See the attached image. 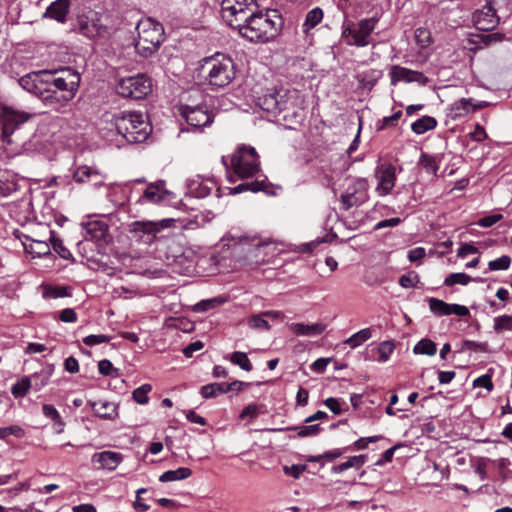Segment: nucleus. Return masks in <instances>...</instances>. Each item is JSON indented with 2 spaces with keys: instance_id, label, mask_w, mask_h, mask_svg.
<instances>
[{
  "instance_id": "13d9d810",
  "label": "nucleus",
  "mask_w": 512,
  "mask_h": 512,
  "mask_svg": "<svg viewBox=\"0 0 512 512\" xmlns=\"http://www.w3.org/2000/svg\"><path fill=\"white\" fill-rule=\"evenodd\" d=\"M502 219H503V215L492 214V215H488V216H485V217L479 219L477 221V225L480 227L487 228V227L493 226L494 224H496L497 222H499Z\"/></svg>"
},
{
  "instance_id": "b1692460",
  "label": "nucleus",
  "mask_w": 512,
  "mask_h": 512,
  "mask_svg": "<svg viewBox=\"0 0 512 512\" xmlns=\"http://www.w3.org/2000/svg\"><path fill=\"white\" fill-rule=\"evenodd\" d=\"M84 230L85 238L87 240L101 241L104 240L107 235L108 226L102 221L95 220L85 224Z\"/></svg>"
},
{
  "instance_id": "f257e3e1",
  "label": "nucleus",
  "mask_w": 512,
  "mask_h": 512,
  "mask_svg": "<svg viewBox=\"0 0 512 512\" xmlns=\"http://www.w3.org/2000/svg\"><path fill=\"white\" fill-rule=\"evenodd\" d=\"M34 114L17 110L13 107H3L0 112V140L8 155L20 154L25 148L24 125L33 118Z\"/></svg>"
},
{
  "instance_id": "8fccbe9b",
  "label": "nucleus",
  "mask_w": 512,
  "mask_h": 512,
  "mask_svg": "<svg viewBox=\"0 0 512 512\" xmlns=\"http://www.w3.org/2000/svg\"><path fill=\"white\" fill-rule=\"evenodd\" d=\"M98 370H99V373L104 376H113V377L119 376V370L117 368H114L112 363L107 359L99 361Z\"/></svg>"
},
{
  "instance_id": "5fc2aeb1",
  "label": "nucleus",
  "mask_w": 512,
  "mask_h": 512,
  "mask_svg": "<svg viewBox=\"0 0 512 512\" xmlns=\"http://www.w3.org/2000/svg\"><path fill=\"white\" fill-rule=\"evenodd\" d=\"M45 295L50 298H61L70 296L69 288L67 287H50L46 290Z\"/></svg>"
},
{
  "instance_id": "72a5a7b5",
  "label": "nucleus",
  "mask_w": 512,
  "mask_h": 512,
  "mask_svg": "<svg viewBox=\"0 0 512 512\" xmlns=\"http://www.w3.org/2000/svg\"><path fill=\"white\" fill-rule=\"evenodd\" d=\"M229 387L227 383H211L202 386L200 393L204 398H213L219 394L229 392Z\"/></svg>"
},
{
  "instance_id": "0eeeda50",
  "label": "nucleus",
  "mask_w": 512,
  "mask_h": 512,
  "mask_svg": "<svg viewBox=\"0 0 512 512\" xmlns=\"http://www.w3.org/2000/svg\"><path fill=\"white\" fill-rule=\"evenodd\" d=\"M377 23L376 17L365 18L357 23L345 21L342 25V38L349 46L365 47L370 44V36Z\"/></svg>"
},
{
  "instance_id": "cd10ccee",
  "label": "nucleus",
  "mask_w": 512,
  "mask_h": 512,
  "mask_svg": "<svg viewBox=\"0 0 512 512\" xmlns=\"http://www.w3.org/2000/svg\"><path fill=\"white\" fill-rule=\"evenodd\" d=\"M367 455H357V456H351L348 458L347 461L339 464V465H335L332 467L331 471L334 473V474H339V473H342L343 471L347 470V469H350V468H355V469H360L367 461Z\"/></svg>"
},
{
  "instance_id": "f3484780",
  "label": "nucleus",
  "mask_w": 512,
  "mask_h": 512,
  "mask_svg": "<svg viewBox=\"0 0 512 512\" xmlns=\"http://www.w3.org/2000/svg\"><path fill=\"white\" fill-rule=\"evenodd\" d=\"M391 78V85L395 86L398 82L403 81L406 83L416 82L419 85H426L429 79L419 71L411 70L399 65H393L389 72Z\"/></svg>"
},
{
  "instance_id": "603ef678",
  "label": "nucleus",
  "mask_w": 512,
  "mask_h": 512,
  "mask_svg": "<svg viewBox=\"0 0 512 512\" xmlns=\"http://www.w3.org/2000/svg\"><path fill=\"white\" fill-rule=\"evenodd\" d=\"M288 430H297L299 437H308L317 435L320 431V426L318 424H315L301 427H292L288 428Z\"/></svg>"
},
{
  "instance_id": "dca6fc26",
  "label": "nucleus",
  "mask_w": 512,
  "mask_h": 512,
  "mask_svg": "<svg viewBox=\"0 0 512 512\" xmlns=\"http://www.w3.org/2000/svg\"><path fill=\"white\" fill-rule=\"evenodd\" d=\"M395 167L391 164H382L375 171V178L378 180L376 191L379 196L388 195L395 186Z\"/></svg>"
},
{
  "instance_id": "2f4dec72",
  "label": "nucleus",
  "mask_w": 512,
  "mask_h": 512,
  "mask_svg": "<svg viewBox=\"0 0 512 512\" xmlns=\"http://www.w3.org/2000/svg\"><path fill=\"white\" fill-rule=\"evenodd\" d=\"M436 126L437 121L434 117L423 116L422 118L412 123L411 129L415 134L421 135L429 130L434 129Z\"/></svg>"
},
{
  "instance_id": "79ce46f5",
  "label": "nucleus",
  "mask_w": 512,
  "mask_h": 512,
  "mask_svg": "<svg viewBox=\"0 0 512 512\" xmlns=\"http://www.w3.org/2000/svg\"><path fill=\"white\" fill-rule=\"evenodd\" d=\"M494 330L497 333L512 331V315H502L494 319Z\"/></svg>"
},
{
  "instance_id": "09e8293b",
  "label": "nucleus",
  "mask_w": 512,
  "mask_h": 512,
  "mask_svg": "<svg viewBox=\"0 0 512 512\" xmlns=\"http://www.w3.org/2000/svg\"><path fill=\"white\" fill-rule=\"evenodd\" d=\"M263 313L253 315L248 320V325L253 329L269 330L270 325L266 319H264Z\"/></svg>"
},
{
  "instance_id": "1a4fd4ad",
  "label": "nucleus",
  "mask_w": 512,
  "mask_h": 512,
  "mask_svg": "<svg viewBox=\"0 0 512 512\" xmlns=\"http://www.w3.org/2000/svg\"><path fill=\"white\" fill-rule=\"evenodd\" d=\"M295 92L273 90L258 97L257 105L265 112L276 116L288 111L293 106Z\"/></svg>"
},
{
  "instance_id": "a211bd4d",
  "label": "nucleus",
  "mask_w": 512,
  "mask_h": 512,
  "mask_svg": "<svg viewBox=\"0 0 512 512\" xmlns=\"http://www.w3.org/2000/svg\"><path fill=\"white\" fill-rule=\"evenodd\" d=\"M485 106V102L474 103L471 98H461L450 105L447 116L455 121L464 118Z\"/></svg>"
},
{
  "instance_id": "774afa93",
  "label": "nucleus",
  "mask_w": 512,
  "mask_h": 512,
  "mask_svg": "<svg viewBox=\"0 0 512 512\" xmlns=\"http://www.w3.org/2000/svg\"><path fill=\"white\" fill-rule=\"evenodd\" d=\"M325 405L336 415L342 413V408L340 402L336 398H328L325 400Z\"/></svg>"
},
{
  "instance_id": "a18cd8bd",
  "label": "nucleus",
  "mask_w": 512,
  "mask_h": 512,
  "mask_svg": "<svg viewBox=\"0 0 512 512\" xmlns=\"http://www.w3.org/2000/svg\"><path fill=\"white\" fill-rule=\"evenodd\" d=\"M394 351V344L393 342L391 341H384L382 343L379 344L378 348H377V352H378V361L379 362H386L390 355L393 353Z\"/></svg>"
},
{
  "instance_id": "393cba45",
  "label": "nucleus",
  "mask_w": 512,
  "mask_h": 512,
  "mask_svg": "<svg viewBox=\"0 0 512 512\" xmlns=\"http://www.w3.org/2000/svg\"><path fill=\"white\" fill-rule=\"evenodd\" d=\"M326 329V325L322 323L304 324V323H292L290 330L299 336L314 337L322 334Z\"/></svg>"
},
{
  "instance_id": "052dcab7",
  "label": "nucleus",
  "mask_w": 512,
  "mask_h": 512,
  "mask_svg": "<svg viewBox=\"0 0 512 512\" xmlns=\"http://www.w3.org/2000/svg\"><path fill=\"white\" fill-rule=\"evenodd\" d=\"M53 249L60 255V257L64 259H68L71 256V253L68 249H66L62 241L56 238H51Z\"/></svg>"
},
{
  "instance_id": "5701e85b",
  "label": "nucleus",
  "mask_w": 512,
  "mask_h": 512,
  "mask_svg": "<svg viewBox=\"0 0 512 512\" xmlns=\"http://www.w3.org/2000/svg\"><path fill=\"white\" fill-rule=\"evenodd\" d=\"M69 7L70 0H56L48 6L44 13V17L64 23L66 21V15L69 11Z\"/></svg>"
},
{
  "instance_id": "f8f14e48",
  "label": "nucleus",
  "mask_w": 512,
  "mask_h": 512,
  "mask_svg": "<svg viewBox=\"0 0 512 512\" xmlns=\"http://www.w3.org/2000/svg\"><path fill=\"white\" fill-rule=\"evenodd\" d=\"M254 5V0H222V18L230 27L236 29L253 11Z\"/></svg>"
},
{
  "instance_id": "7c9ffc66",
  "label": "nucleus",
  "mask_w": 512,
  "mask_h": 512,
  "mask_svg": "<svg viewBox=\"0 0 512 512\" xmlns=\"http://www.w3.org/2000/svg\"><path fill=\"white\" fill-rule=\"evenodd\" d=\"M97 177V169L82 165L76 168V170L73 173V180L78 184H85L90 182L91 178Z\"/></svg>"
},
{
  "instance_id": "9d476101",
  "label": "nucleus",
  "mask_w": 512,
  "mask_h": 512,
  "mask_svg": "<svg viewBox=\"0 0 512 512\" xmlns=\"http://www.w3.org/2000/svg\"><path fill=\"white\" fill-rule=\"evenodd\" d=\"M173 219H162L159 221H134L129 226V232L136 241L145 245L155 242L157 234L172 226Z\"/></svg>"
},
{
  "instance_id": "473e14b6",
  "label": "nucleus",
  "mask_w": 512,
  "mask_h": 512,
  "mask_svg": "<svg viewBox=\"0 0 512 512\" xmlns=\"http://www.w3.org/2000/svg\"><path fill=\"white\" fill-rule=\"evenodd\" d=\"M192 471L187 467H180L176 470H169L164 472L160 477V482H172L177 480H183L191 476Z\"/></svg>"
},
{
  "instance_id": "f03ea898",
  "label": "nucleus",
  "mask_w": 512,
  "mask_h": 512,
  "mask_svg": "<svg viewBox=\"0 0 512 512\" xmlns=\"http://www.w3.org/2000/svg\"><path fill=\"white\" fill-rule=\"evenodd\" d=\"M221 162L227 170L229 182L253 177L260 171L259 156L255 148L250 146H239L230 160L222 156Z\"/></svg>"
},
{
  "instance_id": "ea45409f",
  "label": "nucleus",
  "mask_w": 512,
  "mask_h": 512,
  "mask_svg": "<svg viewBox=\"0 0 512 512\" xmlns=\"http://www.w3.org/2000/svg\"><path fill=\"white\" fill-rule=\"evenodd\" d=\"M230 361L232 364L239 366L241 369L249 372L252 370V364L244 352H234L230 356Z\"/></svg>"
},
{
  "instance_id": "20e7f679",
  "label": "nucleus",
  "mask_w": 512,
  "mask_h": 512,
  "mask_svg": "<svg viewBox=\"0 0 512 512\" xmlns=\"http://www.w3.org/2000/svg\"><path fill=\"white\" fill-rule=\"evenodd\" d=\"M201 72L210 86L223 88L234 80L236 67L230 56L216 53L202 60Z\"/></svg>"
},
{
  "instance_id": "7ed1b4c3",
  "label": "nucleus",
  "mask_w": 512,
  "mask_h": 512,
  "mask_svg": "<svg viewBox=\"0 0 512 512\" xmlns=\"http://www.w3.org/2000/svg\"><path fill=\"white\" fill-rule=\"evenodd\" d=\"M112 121L117 133L128 143H141L151 133L147 117L140 112H118L113 115Z\"/></svg>"
},
{
  "instance_id": "423d86ee",
  "label": "nucleus",
  "mask_w": 512,
  "mask_h": 512,
  "mask_svg": "<svg viewBox=\"0 0 512 512\" xmlns=\"http://www.w3.org/2000/svg\"><path fill=\"white\" fill-rule=\"evenodd\" d=\"M137 33L135 49L145 58L152 56L164 41L163 26L151 18L143 19L138 23Z\"/></svg>"
},
{
  "instance_id": "de8ad7c7",
  "label": "nucleus",
  "mask_w": 512,
  "mask_h": 512,
  "mask_svg": "<svg viewBox=\"0 0 512 512\" xmlns=\"http://www.w3.org/2000/svg\"><path fill=\"white\" fill-rule=\"evenodd\" d=\"M262 187H263L262 183L258 182V181L242 183V184H239V185L235 186L234 188H232L230 191V194H239L244 191L257 192V191L262 190Z\"/></svg>"
},
{
  "instance_id": "37998d69",
  "label": "nucleus",
  "mask_w": 512,
  "mask_h": 512,
  "mask_svg": "<svg viewBox=\"0 0 512 512\" xmlns=\"http://www.w3.org/2000/svg\"><path fill=\"white\" fill-rule=\"evenodd\" d=\"M472 281V278L465 273H452L444 280V285L453 286L455 284L467 285Z\"/></svg>"
},
{
  "instance_id": "6e6552de",
  "label": "nucleus",
  "mask_w": 512,
  "mask_h": 512,
  "mask_svg": "<svg viewBox=\"0 0 512 512\" xmlns=\"http://www.w3.org/2000/svg\"><path fill=\"white\" fill-rule=\"evenodd\" d=\"M116 90L124 98L143 99L151 93L152 81L145 74H137L120 79Z\"/></svg>"
},
{
  "instance_id": "f704fd0d",
  "label": "nucleus",
  "mask_w": 512,
  "mask_h": 512,
  "mask_svg": "<svg viewBox=\"0 0 512 512\" xmlns=\"http://www.w3.org/2000/svg\"><path fill=\"white\" fill-rule=\"evenodd\" d=\"M79 27L81 32L88 37H94L100 34L102 29L101 25H98L93 17H86L85 19L81 18L79 20Z\"/></svg>"
},
{
  "instance_id": "ddd939ff",
  "label": "nucleus",
  "mask_w": 512,
  "mask_h": 512,
  "mask_svg": "<svg viewBox=\"0 0 512 512\" xmlns=\"http://www.w3.org/2000/svg\"><path fill=\"white\" fill-rule=\"evenodd\" d=\"M500 22L496 10L491 1H486L485 5L475 10L472 14V23L481 31H490Z\"/></svg>"
},
{
  "instance_id": "69168bd1",
  "label": "nucleus",
  "mask_w": 512,
  "mask_h": 512,
  "mask_svg": "<svg viewBox=\"0 0 512 512\" xmlns=\"http://www.w3.org/2000/svg\"><path fill=\"white\" fill-rule=\"evenodd\" d=\"M203 343L201 341H195L193 343H190L188 346H186L184 349H183V354L187 357V358H191L193 356V354L199 350H201L203 348Z\"/></svg>"
},
{
  "instance_id": "e433bc0d",
  "label": "nucleus",
  "mask_w": 512,
  "mask_h": 512,
  "mask_svg": "<svg viewBox=\"0 0 512 512\" xmlns=\"http://www.w3.org/2000/svg\"><path fill=\"white\" fill-rule=\"evenodd\" d=\"M372 337V331L370 328H364L355 334H353L351 337L346 339L344 341V344L350 346L351 348H356L360 346L365 341L369 340Z\"/></svg>"
},
{
  "instance_id": "864d4df0",
  "label": "nucleus",
  "mask_w": 512,
  "mask_h": 512,
  "mask_svg": "<svg viewBox=\"0 0 512 512\" xmlns=\"http://www.w3.org/2000/svg\"><path fill=\"white\" fill-rule=\"evenodd\" d=\"M420 163L426 169V171L428 173L436 175L439 167H438V164H437L435 158H433L429 155L423 154L420 158Z\"/></svg>"
},
{
  "instance_id": "c9c22d12",
  "label": "nucleus",
  "mask_w": 512,
  "mask_h": 512,
  "mask_svg": "<svg viewBox=\"0 0 512 512\" xmlns=\"http://www.w3.org/2000/svg\"><path fill=\"white\" fill-rule=\"evenodd\" d=\"M323 19V11L321 8L316 7L312 10H310L305 18V21L303 23V31L305 33H308L309 30L313 29L315 26H317Z\"/></svg>"
},
{
  "instance_id": "bb28decb",
  "label": "nucleus",
  "mask_w": 512,
  "mask_h": 512,
  "mask_svg": "<svg viewBox=\"0 0 512 512\" xmlns=\"http://www.w3.org/2000/svg\"><path fill=\"white\" fill-rule=\"evenodd\" d=\"M95 414L101 418L113 419L117 415L116 404L108 401H97L91 403Z\"/></svg>"
},
{
  "instance_id": "9b49d317",
  "label": "nucleus",
  "mask_w": 512,
  "mask_h": 512,
  "mask_svg": "<svg viewBox=\"0 0 512 512\" xmlns=\"http://www.w3.org/2000/svg\"><path fill=\"white\" fill-rule=\"evenodd\" d=\"M47 87L59 90L60 92L77 93L81 77L78 72L71 68L60 71L46 70Z\"/></svg>"
},
{
  "instance_id": "c03bdc74",
  "label": "nucleus",
  "mask_w": 512,
  "mask_h": 512,
  "mask_svg": "<svg viewBox=\"0 0 512 512\" xmlns=\"http://www.w3.org/2000/svg\"><path fill=\"white\" fill-rule=\"evenodd\" d=\"M43 414L54 421L55 424H58L60 426V429L58 430V433H61L64 428V423L61 420V417L56 410V408L53 405L45 404L42 407Z\"/></svg>"
},
{
  "instance_id": "58836bf2",
  "label": "nucleus",
  "mask_w": 512,
  "mask_h": 512,
  "mask_svg": "<svg viewBox=\"0 0 512 512\" xmlns=\"http://www.w3.org/2000/svg\"><path fill=\"white\" fill-rule=\"evenodd\" d=\"M413 351L415 354L432 356L436 354L437 348L432 340L422 339L414 346Z\"/></svg>"
},
{
  "instance_id": "412c9836",
  "label": "nucleus",
  "mask_w": 512,
  "mask_h": 512,
  "mask_svg": "<svg viewBox=\"0 0 512 512\" xmlns=\"http://www.w3.org/2000/svg\"><path fill=\"white\" fill-rule=\"evenodd\" d=\"M76 93L60 92L59 90L46 87L41 100L54 110L59 111L66 106L74 97Z\"/></svg>"
},
{
  "instance_id": "338daca9",
  "label": "nucleus",
  "mask_w": 512,
  "mask_h": 512,
  "mask_svg": "<svg viewBox=\"0 0 512 512\" xmlns=\"http://www.w3.org/2000/svg\"><path fill=\"white\" fill-rule=\"evenodd\" d=\"M426 251L423 247H417L408 252V259L411 262L421 260L425 257Z\"/></svg>"
},
{
  "instance_id": "aec40b11",
  "label": "nucleus",
  "mask_w": 512,
  "mask_h": 512,
  "mask_svg": "<svg viewBox=\"0 0 512 512\" xmlns=\"http://www.w3.org/2000/svg\"><path fill=\"white\" fill-rule=\"evenodd\" d=\"M429 308L437 316L455 314L460 317L469 315V309L459 304H448L437 298H429Z\"/></svg>"
},
{
  "instance_id": "4d7b16f0",
  "label": "nucleus",
  "mask_w": 512,
  "mask_h": 512,
  "mask_svg": "<svg viewBox=\"0 0 512 512\" xmlns=\"http://www.w3.org/2000/svg\"><path fill=\"white\" fill-rule=\"evenodd\" d=\"M259 413H260L259 406H257L256 404H250L242 410L239 417L241 419L253 420L259 415Z\"/></svg>"
},
{
  "instance_id": "0e129e2a",
  "label": "nucleus",
  "mask_w": 512,
  "mask_h": 512,
  "mask_svg": "<svg viewBox=\"0 0 512 512\" xmlns=\"http://www.w3.org/2000/svg\"><path fill=\"white\" fill-rule=\"evenodd\" d=\"M401 116H402V112L397 111L391 116L384 117L382 119L381 125L378 127V129L382 130V129L386 128L387 126L396 125Z\"/></svg>"
},
{
  "instance_id": "39448f33",
  "label": "nucleus",
  "mask_w": 512,
  "mask_h": 512,
  "mask_svg": "<svg viewBox=\"0 0 512 512\" xmlns=\"http://www.w3.org/2000/svg\"><path fill=\"white\" fill-rule=\"evenodd\" d=\"M236 29L251 42H267L277 35L278 24L267 13L251 11Z\"/></svg>"
},
{
  "instance_id": "4be33fe9",
  "label": "nucleus",
  "mask_w": 512,
  "mask_h": 512,
  "mask_svg": "<svg viewBox=\"0 0 512 512\" xmlns=\"http://www.w3.org/2000/svg\"><path fill=\"white\" fill-rule=\"evenodd\" d=\"M122 460V455L113 451H103L92 456V462L98 463L100 468L107 470L116 469Z\"/></svg>"
},
{
  "instance_id": "2eb2a0df",
  "label": "nucleus",
  "mask_w": 512,
  "mask_h": 512,
  "mask_svg": "<svg viewBox=\"0 0 512 512\" xmlns=\"http://www.w3.org/2000/svg\"><path fill=\"white\" fill-rule=\"evenodd\" d=\"M46 70L30 72L22 76L18 82L19 85L27 92L37 96L39 99L42 98L44 90L47 85Z\"/></svg>"
},
{
  "instance_id": "a19ab883",
  "label": "nucleus",
  "mask_w": 512,
  "mask_h": 512,
  "mask_svg": "<svg viewBox=\"0 0 512 512\" xmlns=\"http://www.w3.org/2000/svg\"><path fill=\"white\" fill-rule=\"evenodd\" d=\"M152 390V386L150 384H143L142 386L136 388L133 393V399L141 405L147 404L149 401L148 393Z\"/></svg>"
},
{
  "instance_id": "a878e982",
  "label": "nucleus",
  "mask_w": 512,
  "mask_h": 512,
  "mask_svg": "<svg viewBox=\"0 0 512 512\" xmlns=\"http://www.w3.org/2000/svg\"><path fill=\"white\" fill-rule=\"evenodd\" d=\"M168 191L164 188V182L159 181L154 184H150L144 191L143 197L152 203H158L165 199Z\"/></svg>"
},
{
  "instance_id": "6e6d98bb",
  "label": "nucleus",
  "mask_w": 512,
  "mask_h": 512,
  "mask_svg": "<svg viewBox=\"0 0 512 512\" xmlns=\"http://www.w3.org/2000/svg\"><path fill=\"white\" fill-rule=\"evenodd\" d=\"M110 337L108 335L99 334V335H89L83 339V343L87 346H94L101 343H107L110 341Z\"/></svg>"
},
{
  "instance_id": "6ab92c4d",
  "label": "nucleus",
  "mask_w": 512,
  "mask_h": 512,
  "mask_svg": "<svg viewBox=\"0 0 512 512\" xmlns=\"http://www.w3.org/2000/svg\"><path fill=\"white\" fill-rule=\"evenodd\" d=\"M181 115L185 118L188 125L195 129L210 125L213 121V117L200 106H185L181 109Z\"/></svg>"
},
{
  "instance_id": "c85d7f7f",
  "label": "nucleus",
  "mask_w": 512,
  "mask_h": 512,
  "mask_svg": "<svg viewBox=\"0 0 512 512\" xmlns=\"http://www.w3.org/2000/svg\"><path fill=\"white\" fill-rule=\"evenodd\" d=\"M474 37L473 43L477 44L479 48L489 47L492 44L500 43L506 39L505 34L500 32L477 34Z\"/></svg>"
},
{
  "instance_id": "4c0bfd02",
  "label": "nucleus",
  "mask_w": 512,
  "mask_h": 512,
  "mask_svg": "<svg viewBox=\"0 0 512 512\" xmlns=\"http://www.w3.org/2000/svg\"><path fill=\"white\" fill-rule=\"evenodd\" d=\"M32 385L33 379L29 378V376H25L12 386L11 393L15 398L24 397L28 390L32 388Z\"/></svg>"
},
{
  "instance_id": "bf43d9fd",
  "label": "nucleus",
  "mask_w": 512,
  "mask_h": 512,
  "mask_svg": "<svg viewBox=\"0 0 512 512\" xmlns=\"http://www.w3.org/2000/svg\"><path fill=\"white\" fill-rule=\"evenodd\" d=\"M306 468V465H291L284 466L283 471L286 475H290L294 479H298L300 475L306 470Z\"/></svg>"
},
{
  "instance_id": "680f3d73",
  "label": "nucleus",
  "mask_w": 512,
  "mask_h": 512,
  "mask_svg": "<svg viewBox=\"0 0 512 512\" xmlns=\"http://www.w3.org/2000/svg\"><path fill=\"white\" fill-rule=\"evenodd\" d=\"M474 387H483L487 389L488 391H491L493 389V383L491 380V377L489 375H482L478 378H476L473 382Z\"/></svg>"
},
{
  "instance_id": "e2e57ef3",
  "label": "nucleus",
  "mask_w": 512,
  "mask_h": 512,
  "mask_svg": "<svg viewBox=\"0 0 512 512\" xmlns=\"http://www.w3.org/2000/svg\"><path fill=\"white\" fill-rule=\"evenodd\" d=\"M59 319L65 323H74L77 321V314L74 309L66 308L60 312Z\"/></svg>"
},
{
  "instance_id": "c756f323",
  "label": "nucleus",
  "mask_w": 512,
  "mask_h": 512,
  "mask_svg": "<svg viewBox=\"0 0 512 512\" xmlns=\"http://www.w3.org/2000/svg\"><path fill=\"white\" fill-rule=\"evenodd\" d=\"M54 371L53 366H47L43 368L40 372L34 373L29 376V378L33 379L32 388L35 391L41 390L45 385L48 384L50 377L52 376Z\"/></svg>"
},
{
  "instance_id": "49530a36",
  "label": "nucleus",
  "mask_w": 512,
  "mask_h": 512,
  "mask_svg": "<svg viewBox=\"0 0 512 512\" xmlns=\"http://www.w3.org/2000/svg\"><path fill=\"white\" fill-rule=\"evenodd\" d=\"M511 258L508 255H503L488 263V268L491 271L507 270L510 267Z\"/></svg>"
},
{
  "instance_id": "4468645a",
  "label": "nucleus",
  "mask_w": 512,
  "mask_h": 512,
  "mask_svg": "<svg viewBox=\"0 0 512 512\" xmlns=\"http://www.w3.org/2000/svg\"><path fill=\"white\" fill-rule=\"evenodd\" d=\"M367 189L368 183L365 179L353 180L352 186L340 197L343 209L347 211L364 203L367 199Z\"/></svg>"
},
{
  "instance_id": "3c124183",
  "label": "nucleus",
  "mask_w": 512,
  "mask_h": 512,
  "mask_svg": "<svg viewBox=\"0 0 512 512\" xmlns=\"http://www.w3.org/2000/svg\"><path fill=\"white\" fill-rule=\"evenodd\" d=\"M223 301L219 298H211L202 300L199 303L195 304L193 310L196 312H205L210 309L215 308L217 305L221 304Z\"/></svg>"
}]
</instances>
